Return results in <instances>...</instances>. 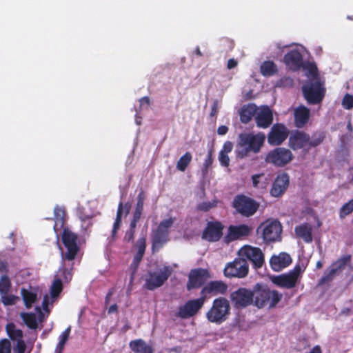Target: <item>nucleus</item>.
<instances>
[{
    "label": "nucleus",
    "instance_id": "nucleus-12",
    "mask_svg": "<svg viewBox=\"0 0 353 353\" xmlns=\"http://www.w3.org/2000/svg\"><path fill=\"white\" fill-rule=\"evenodd\" d=\"M257 231H261L262 237L266 243L280 241L282 226L277 220H267L260 225Z\"/></svg>",
    "mask_w": 353,
    "mask_h": 353
},
{
    "label": "nucleus",
    "instance_id": "nucleus-26",
    "mask_svg": "<svg viewBox=\"0 0 353 353\" xmlns=\"http://www.w3.org/2000/svg\"><path fill=\"white\" fill-rule=\"evenodd\" d=\"M310 110L308 108L301 105L294 110V125L297 128H303L309 121Z\"/></svg>",
    "mask_w": 353,
    "mask_h": 353
},
{
    "label": "nucleus",
    "instance_id": "nucleus-54",
    "mask_svg": "<svg viewBox=\"0 0 353 353\" xmlns=\"http://www.w3.org/2000/svg\"><path fill=\"white\" fill-rule=\"evenodd\" d=\"M264 176L263 173L256 174L252 176V185L254 188H259V184L260 183V179Z\"/></svg>",
    "mask_w": 353,
    "mask_h": 353
},
{
    "label": "nucleus",
    "instance_id": "nucleus-63",
    "mask_svg": "<svg viewBox=\"0 0 353 353\" xmlns=\"http://www.w3.org/2000/svg\"><path fill=\"white\" fill-rule=\"evenodd\" d=\"M138 222L139 221H137L135 220L132 219L131 221H130V228H129V230L135 231L136 227H137V224Z\"/></svg>",
    "mask_w": 353,
    "mask_h": 353
},
{
    "label": "nucleus",
    "instance_id": "nucleus-59",
    "mask_svg": "<svg viewBox=\"0 0 353 353\" xmlns=\"http://www.w3.org/2000/svg\"><path fill=\"white\" fill-rule=\"evenodd\" d=\"M228 131V128L226 125H220L217 129V133L219 135H224Z\"/></svg>",
    "mask_w": 353,
    "mask_h": 353
},
{
    "label": "nucleus",
    "instance_id": "nucleus-51",
    "mask_svg": "<svg viewBox=\"0 0 353 353\" xmlns=\"http://www.w3.org/2000/svg\"><path fill=\"white\" fill-rule=\"evenodd\" d=\"M71 331V327H67L59 336V342H62L63 343H66L67 341L69 339L70 334Z\"/></svg>",
    "mask_w": 353,
    "mask_h": 353
},
{
    "label": "nucleus",
    "instance_id": "nucleus-35",
    "mask_svg": "<svg viewBox=\"0 0 353 353\" xmlns=\"http://www.w3.org/2000/svg\"><path fill=\"white\" fill-rule=\"evenodd\" d=\"M192 156L190 152H186L183 156L180 157L176 163V168L181 172L185 171L186 168L191 163Z\"/></svg>",
    "mask_w": 353,
    "mask_h": 353
},
{
    "label": "nucleus",
    "instance_id": "nucleus-21",
    "mask_svg": "<svg viewBox=\"0 0 353 353\" xmlns=\"http://www.w3.org/2000/svg\"><path fill=\"white\" fill-rule=\"evenodd\" d=\"M223 228L220 221H209L202 233V239L209 242H216L222 237Z\"/></svg>",
    "mask_w": 353,
    "mask_h": 353
},
{
    "label": "nucleus",
    "instance_id": "nucleus-48",
    "mask_svg": "<svg viewBox=\"0 0 353 353\" xmlns=\"http://www.w3.org/2000/svg\"><path fill=\"white\" fill-rule=\"evenodd\" d=\"M219 161L220 164L223 167H228L230 165V158L228 157V154L223 153V152H219Z\"/></svg>",
    "mask_w": 353,
    "mask_h": 353
},
{
    "label": "nucleus",
    "instance_id": "nucleus-61",
    "mask_svg": "<svg viewBox=\"0 0 353 353\" xmlns=\"http://www.w3.org/2000/svg\"><path fill=\"white\" fill-rule=\"evenodd\" d=\"M140 103L141 105H143L144 103L147 104L148 105L150 103V100L148 97H143L140 99Z\"/></svg>",
    "mask_w": 353,
    "mask_h": 353
},
{
    "label": "nucleus",
    "instance_id": "nucleus-34",
    "mask_svg": "<svg viewBox=\"0 0 353 353\" xmlns=\"http://www.w3.org/2000/svg\"><path fill=\"white\" fill-rule=\"evenodd\" d=\"M21 317L22 318L25 324L30 329H37L38 327V323L37 321V317L35 314L34 313H27L22 312L21 313Z\"/></svg>",
    "mask_w": 353,
    "mask_h": 353
},
{
    "label": "nucleus",
    "instance_id": "nucleus-55",
    "mask_svg": "<svg viewBox=\"0 0 353 353\" xmlns=\"http://www.w3.org/2000/svg\"><path fill=\"white\" fill-rule=\"evenodd\" d=\"M308 70L310 74L314 78V80L319 79L318 77L317 68L316 65L311 63L308 66Z\"/></svg>",
    "mask_w": 353,
    "mask_h": 353
},
{
    "label": "nucleus",
    "instance_id": "nucleus-6",
    "mask_svg": "<svg viewBox=\"0 0 353 353\" xmlns=\"http://www.w3.org/2000/svg\"><path fill=\"white\" fill-rule=\"evenodd\" d=\"M61 240L66 252L61 251V260L71 261L76 259L80 248L77 244L78 236L70 231L68 228H64L61 234Z\"/></svg>",
    "mask_w": 353,
    "mask_h": 353
},
{
    "label": "nucleus",
    "instance_id": "nucleus-18",
    "mask_svg": "<svg viewBox=\"0 0 353 353\" xmlns=\"http://www.w3.org/2000/svg\"><path fill=\"white\" fill-rule=\"evenodd\" d=\"M210 277V273L206 269L195 268L191 270L186 285L187 290H191L201 288Z\"/></svg>",
    "mask_w": 353,
    "mask_h": 353
},
{
    "label": "nucleus",
    "instance_id": "nucleus-36",
    "mask_svg": "<svg viewBox=\"0 0 353 353\" xmlns=\"http://www.w3.org/2000/svg\"><path fill=\"white\" fill-rule=\"evenodd\" d=\"M6 329L8 335L12 340H19L22 339V331L21 330L16 329V326L13 323H10L7 324Z\"/></svg>",
    "mask_w": 353,
    "mask_h": 353
},
{
    "label": "nucleus",
    "instance_id": "nucleus-4",
    "mask_svg": "<svg viewBox=\"0 0 353 353\" xmlns=\"http://www.w3.org/2000/svg\"><path fill=\"white\" fill-rule=\"evenodd\" d=\"M230 305L224 297L215 299L210 309L206 313V318L210 323L218 325L225 322L230 314Z\"/></svg>",
    "mask_w": 353,
    "mask_h": 353
},
{
    "label": "nucleus",
    "instance_id": "nucleus-22",
    "mask_svg": "<svg viewBox=\"0 0 353 353\" xmlns=\"http://www.w3.org/2000/svg\"><path fill=\"white\" fill-rule=\"evenodd\" d=\"M290 184V176L285 173L279 174L275 178L272 188L270 194L274 197L281 196L287 190Z\"/></svg>",
    "mask_w": 353,
    "mask_h": 353
},
{
    "label": "nucleus",
    "instance_id": "nucleus-53",
    "mask_svg": "<svg viewBox=\"0 0 353 353\" xmlns=\"http://www.w3.org/2000/svg\"><path fill=\"white\" fill-rule=\"evenodd\" d=\"M233 148V143L230 141H227L224 143L223 145V148L220 152H223V153L228 154L232 152Z\"/></svg>",
    "mask_w": 353,
    "mask_h": 353
},
{
    "label": "nucleus",
    "instance_id": "nucleus-17",
    "mask_svg": "<svg viewBox=\"0 0 353 353\" xmlns=\"http://www.w3.org/2000/svg\"><path fill=\"white\" fill-rule=\"evenodd\" d=\"M205 301L200 296L196 299L189 300L179 307L175 316L183 319H189L196 315L203 307Z\"/></svg>",
    "mask_w": 353,
    "mask_h": 353
},
{
    "label": "nucleus",
    "instance_id": "nucleus-29",
    "mask_svg": "<svg viewBox=\"0 0 353 353\" xmlns=\"http://www.w3.org/2000/svg\"><path fill=\"white\" fill-rule=\"evenodd\" d=\"M129 345L134 353H154L152 347L141 339L131 341Z\"/></svg>",
    "mask_w": 353,
    "mask_h": 353
},
{
    "label": "nucleus",
    "instance_id": "nucleus-19",
    "mask_svg": "<svg viewBox=\"0 0 353 353\" xmlns=\"http://www.w3.org/2000/svg\"><path fill=\"white\" fill-rule=\"evenodd\" d=\"M289 130L281 123L274 124L268 134V142L270 145H280L288 138Z\"/></svg>",
    "mask_w": 353,
    "mask_h": 353
},
{
    "label": "nucleus",
    "instance_id": "nucleus-3",
    "mask_svg": "<svg viewBox=\"0 0 353 353\" xmlns=\"http://www.w3.org/2000/svg\"><path fill=\"white\" fill-rule=\"evenodd\" d=\"M254 294L253 305L258 308L268 306L273 308L281 301L283 294L275 290H271L267 285L256 283L253 287Z\"/></svg>",
    "mask_w": 353,
    "mask_h": 353
},
{
    "label": "nucleus",
    "instance_id": "nucleus-57",
    "mask_svg": "<svg viewBox=\"0 0 353 353\" xmlns=\"http://www.w3.org/2000/svg\"><path fill=\"white\" fill-rule=\"evenodd\" d=\"M237 65H238V62L236 60H235L234 59H230L228 61L227 68H228V69L231 70V69L236 67Z\"/></svg>",
    "mask_w": 353,
    "mask_h": 353
},
{
    "label": "nucleus",
    "instance_id": "nucleus-30",
    "mask_svg": "<svg viewBox=\"0 0 353 353\" xmlns=\"http://www.w3.org/2000/svg\"><path fill=\"white\" fill-rule=\"evenodd\" d=\"M65 212L64 209L57 205L54 208V230L57 234L58 232L63 227L65 223Z\"/></svg>",
    "mask_w": 353,
    "mask_h": 353
},
{
    "label": "nucleus",
    "instance_id": "nucleus-7",
    "mask_svg": "<svg viewBox=\"0 0 353 353\" xmlns=\"http://www.w3.org/2000/svg\"><path fill=\"white\" fill-rule=\"evenodd\" d=\"M294 159L292 151L286 148L277 147L270 150L265 155V162L276 168H283Z\"/></svg>",
    "mask_w": 353,
    "mask_h": 353
},
{
    "label": "nucleus",
    "instance_id": "nucleus-11",
    "mask_svg": "<svg viewBox=\"0 0 353 353\" xmlns=\"http://www.w3.org/2000/svg\"><path fill=\"white\" fill-rule=\"evenodd\" d=\"M232 206L242 216L250 217L256 213L259 204L250 197L238 194L234 198Z\"/></svg>",
    "mask_w": 353,
    "mask_h": 353
},
{
    "label": "nucleus",
    "instance_id": "nucleus-20",
    "mask_svg": "<svg viewBox=\"0 0 353 353\" xmlns=\"http://www.w3.org/2000/svg\"><path fill=\"white\" fill-rule=\"evenodd\" d=\"M228 289V285L222 281H212L203 287L200 295L204 301L217 295H224Z\"/></svg>",
    "mask_w": 353,
    "mask_h": 353
},
{
    "label": "nucleus",
    "instance_id": "nucleus-39",
    "mask_svg": "<svg viewBox=\"0 0 353 353\" xmlns=\"http://www.w3.org/2000/svg\"><path fill=\"white\" fill-rule=\"evenodd\" d=\"M353 212V199L342 205L339 211V216L341 219L350 214Z\"/></svg>",
    "mask_w": 353,
    "mask_h": 353
},
{
    "label": "nucleus",
    "instance_id": "nucleus-62",
    "mask_svg": "<svg viewBox=\"0 0 353 353\" xmlns=\"http://www.w3.org/2000/svg\"><path fill=\"white\" fill-rule=\"evenodd\" d=\"M216 113H217V105L216 103H214L211 108L210 116L213 117V116L216 115Z\"/></svg>",
    "mask_w": 353,
    "mask_h": 353
},
{
    "label": "nucleus",
    "instance_id": "nucleus-23",
    "mask_svg": "<svg viewBox=\"0 0 353 353\" xmlns=\"http://www.w3.org/2000/svg\"><path fill=\"white\" fill-rule=\"evenodd\" d=\"M283 62L291 70L298 71L301 68H305L303 56L298 50H292L285 54Z\"/></svg>",
    "mask_w": 353,
    "mask_h": 353
},
{
    "label": "nucleus",
    "instance_id": "nucleus-2",
    "mask_svg": "<svg viewBox=\"0 0 353 353\" xmlns=\"http://www.w3.org/2000/svg\"><path fill=\"white\" fill-rule=\"evenodd\" d=\"M265 140L263 132L256 134L241 133L239 135V141L236 146V157L239 159L247 157L250 152L257 154L261 151Z\"/></svg>",
    "mask_w": 353,
    "mask_h": 353
},
{
    "label": "nucleus",
    "instance_id": "nucleus-25",
    "mask_svg": "<svg viewBox=\"0 0 353 353\" xmlns=\"http://www.w3.org/2000/svg\"><path fill=\"white\" fill-rule=\"evenodd\" d=\"M273 113L271 109L268 106L263 107L255 116V121L257 127L266 129L269 128L273 122Z\"/></svg>",
    "mask_w": 353,
    "mask_h": 353
},
{
    "label": "nucleus",
    "instance_id": "nucleus-44",
    "mask_svg": "<svg viewBox=\"0 0 353 353\" xmlns=\"http://www.w3.org/2000/svg\"><path fill=\"white\" fill-rule=\"evenodd\" d=\"M145 199V194L143 190H141L137 197V203L135 210H143L144 201Z\"/></svg>",
    "mask_w": 353,
    "mask_h": 353
},
{
    "label": "nucleus",
    "instance_id": "nucleus-64",
    "mask_svg": "<svg viewBox=\"0 0 353 353\" xmlns=\"http://www.w3.org/2000/svg\"><path fill=\"white\" fill-rule=\"evenodd\" d=\"M118 310V307H117V304H113L112 305L109 309H108V313L109 314H111V313H113V312H117Z\"/></svg>",
    "mask_w": 353,
    "mask_h": 353
},
{
    "label": "nucleus",
    "instance_id": "nucleus-32",
    "mask_svg": "<svg viewBox=\"0 0 353 353\" xmlns=\"http://www.w3.org/2000/svg\"><path fill=\"white\" fill-rule=\"evenodd\" d=\"M260 71L262 75L265 77H270L276 74L278 69L274 61H265L261 64Z\"/></svg>",
    "mask_w": 353,
    "mask_h": 353
},
{
    "label": "nucleus",
    "instance_id": "nucleus-15",
    "mask_svg": "<svg viewBox=\"0 0 353 353\" xmlns=\"http://www.w3.org/2000/svg\"><path fill=\"white\" fill-rule=\"evenodd\" d=\"M249 272L248 261L241 256L228 263L224 269V275L228 278H244Z\"/></svg>",
    "mask_w": 353,
    "mask_h": 353
},
{
    "label": "nucleus",
    "instance_id": "nucleus-5",
    "mask_svg": "<svg viewBox=\"0 0 353 353\" xmlns=\"http://www.w3.org/2000/svg\"><path fill=\"white\" fill-rule=\"evenodd\" d=\"M301 89L305 99L309 104L313 105L321 103L326 92L324 83L319 79L307 82Z\"/></svg>",
    "mask_w": 353,
    "mask_h": 353
},
{
    "label": "nucleus",
    "instance_id": "nucleus-38",
    "mask_svg": "<svg viewBox=\"0 0 353 353\" xmlns=\"http://www.w3.org/2000/svg\"><path fill=\"white\" fill-rule=\"evenodd\" d=\"M63 284L61 279H56L53 281L50 288V294L52 298L57 297L62 292Z\"/></svg>",
    "mask_w": 353,
    "mask_h": 353
},
{
    "label": "nucleus",
    "instance_id": "nucleus-41",
    "mask_svg": "<svg viewBox=\"0 0 353 353\" xmlns=\"http://www.w3.org/2000/svg\"><path fill=\"white\" fill-rule=\"evenodd\" d=\"M216 201L202 202L196 205V210L198 211L208 212L214 208L216 205Z\"/></svg>",
    "mask_w": 353,
    "mask_h": 353
},
{
    "label": "nucleus",
    "instance_id": "nucleus-47",
    "mask_svg": "<svg viewBox=\"0 0 353 353\" xmlns=\"http://www.w3.org/2000/svg\"><path fill=\"white\" fill-rule=\"evenodd\" d=\"M0 353H11V344L8 339L0 341Z\"/></svg>",
    "mask_w": 353,
    "mask_h": 353
},
{
    "label": "nucleus",
    "instance_id": "nucleus-49",
    "mask_svg": "<svg viewBox=\"0 0 353 353\" xmlns=\"http://www.w3.org/2000/svg\"><path fill=\"white\" fill-rule=\"evenodd\" d=\"M213 150L212 149L209 150L208 152V155L205 159L203 163V168L205 171H208V168L212 165L213 163V157H212Z\"/></svg>",
    "mask_w": 353,
    "mask_h": 353
},
{
    "label": "nucleus",
    "instance_id": "nucleus-13",
    "mask_svg": "<svg viewBox=\"0 0 353 353\" xmlns=\"http://www.w3.org/2000/svg\"><path fill=\"white\" fill-rule=\"evenodd\" d=\"M254 294L253 289L239 288L230 294V301L233 306L238 310L253 305Z\"/></svg>",
    "mask_w": 353,
    "mask_h": 353
},
{
    "label": "nucleus",
    "instance_id": "nucleus-45",
    "mask_svg": "<svg viewBox=\"0 0 353 353\" xmlns=\"http://www.w3.org/2000/svg\"><path fill=\"white\" fill-rule=\"evenodd\" d=\"M342 105L347 110L353 108V96L347 93L343 99Z\"/></svg>",
    "mask_w": 353,
    "mask_h": 353
},
{
    "label": "nucleus",
    "instance_id": "nucleus-43",
    "mask_svg": "<svg viewBox=\"0 0 353 353\" xmlns=\"http://www.w3.org/2000/svg\"><path fill=\"white\" fill-rule=\"evenodd\" d=\"M72 268L70 270L63 268H60L59 270V273L60 276L63 278L65 282H69L71 281L72 277Z\"/></svg>",
    "mask_w": 353,
    "mask_h": 353
},
{
    "label": "nucleus",
    "instance_id": "nucleus-27",
    "mask_svg": "<svg viewBox=\"0 0 353 353\" xmlns=\"http://www.w3.org/2000/svg\"><path fill=\"white\" fill-rule=\"evenodd\" d=\"M292 263V259L290 254L285 252H281L279 255H274L270 260L271 268L276 272L281 271L288 267Z\"/></svg>",
    "mask_w": 353,
    "mask_h": 353
},
{
    "label": "nucleus",
    "instance_id": "nucleus-60",
    "mask_svg": "<svg viewBox=\"0 0 353 353\" xmlns=\"http://www.w3.org/2000/svg\"><path fill=\"white\" fill-rule=\"evenodd\" d=\"M142 212H143V211H141V210L134 209V211L133 212L132 219L135 220L137 221H139L141 214H142Z\"/></svg>",
    "mask_w": 353,
    "mask_h": 353
},
{
    "label": "nucleus",
    "instance_id": "nucleus-46",
    "mask_svg": "<svg viewBox=\"0 0 353 353\" xmlns=\"http://www.w3.org/2000/svg\"><path fill=\"white\" fill-rule=\"evenodd\" d=\"M2 303L5 305H12L16 303L17 299H18L17 296H15L14 295H8L6 294H2Z\"/></svg>",
    "mask_w": 353,
    "mask_h": 353
},
{
    "label": "nucleus",
    "instance_id": "nucleus-9",
    "mask_svg": "<svg viewBox=\"0 0 353 353\" xmlns=\"http://www.w3.org/2000/svg\"><path fill=\"white\" fill-rule=\"evenodd\" d=\"M174 219L169 218L160 222L152 236V250L157 252L169 240V228L172 225Z\"/></svg>",
    "mask_w": 353,
    "mask_h": 353
},
{
    "label": "nucleus",
    "instance_id": "nucleus-28",
    "mask_svg": "<svg viewBox=\"0 0 353 353\" xmlns=\"http://www.w3.org/2000/svg\"><path fill=\"white\" fill-rule=\"evenodd\" d=\"M257 113V106L254 103L244 105L239 112L240 120L243 123H248Z\"/></svg>",
    "mask_w": 353,
    "mask_h": 353
},
{
    "label": "nucleus",
    "instance_id": "nucleus-8",
    "mask_svg": "<svg viewBox=\"0 0 353 353\" xmlns=\"http://www.w3.org/2000/svg\"><path fill=\"white\" fill-rule=\"evenodd\" d=\"M302 272L300 265H296L293 270L287 273L272 276L270 280L279 288L292 289L296 285L298 281L301 277Z\"/></svg>",
    "mask_w": 353,
    "mask_h": 353
},
{
    "label": "nucleus",
    "instance_id": "nucleus-24",
    "mask_svg": "<svg viewBox=\"0 0 353 353\" xmlns=\"http://www.w3.org/2000/svg\"><path fill=\"white\" fill-rule=\"evenodd\" d=\"M251 232V228L247 225H230L225 241L228 243L248 236Z\"/></svg>",
    "mask_w": 353,
    "mask_h": 353
},
{
    "label": "nucleus",
    "instance_id": "nucleus-58",
    "mask_svg": "<svg viewBox=\"0 0 353 353\" xmlns=\"http://www.w3.org/2000/svg\"><path fill=\"white\" fill-rule=\"evenodd\" d=\"M65 345V343L59 341L55 347L54 353H62L64 350Z\"/></svg>",
    "mask_w": 353,
    "mask_h": 353
},
{
    "label": "nucleus",
    "instance_id": "nucleus-56",
    "mask_svg": "<svg viewBox=\"0 0 353 353\" xmlns=\"http://www.w3.org/2000/svg\"><path fill=\"white\" fill-rule=\"evenodd\" d=\"M123 208V203L120 202L118 205V209H117V216H116L115 219L119 220V221L122 220Z\"/></svg>",
    "mask_w": 353,
    "mask_h": 353
},
{
    "label": "nucleus",
    "instance_id": "nucleus-37",
    "mask_svg": "<svg viewBox=\"0 0 353 353\" xmlns=\"http://www.w3.org/2000/svg\"><path fill=\"white\" fill-rule=\"evenodd\" d=\"M135 247L137 250L134 256L143 258L146 249L145 236L139 238L136 242Z\"/></svg>",
    "mask_w": 353,
    "mask_h": 353
},
{
    "label": "nucleus",
    "instance_id": "nucleus-33",
    "mask_svg": "<svg viewBox=\"0 0 353 353\" xmlns=\"http://www.w3.org/2000/svg\"><path fill=\"white\" fill-rule=\"evenodd\" d=\"M21 294L26 307L28 309L31 308L37 299V294L25 288H22Z\"/></svg>",
    "mask_w": 353,
    "mask_h": 353
},
{
    "label": "nucleus",
    "instance_id": "nucleus-31",
    "mask_svg": "<svg viewBox=\"0 0 353 353\" xmlns=\"http://www.w3.org/2000/svg\"><path fill=\"white\" fill-rule=\"evenodd\" d=\"M296 235L306 243L312 241V235L311 228L307 224H302L295 228Z\"/></svg>",
    "mask_w": 353,
    "mask_h": 353
},
{
    "label": "nucleus",
    "instance_id": "nucleus-42",
    "mask_svg": "<svg viewBox=\"0 0 353 353\" xmlns=\"http://www.w3.org/2000/svg\"><path fill=\"white\" fill-rule=\"evenodd\" d=\"M142 259L143 258H141V257L134 256L132 262L131 263L130 266V268L132 270V274H131V278H130L131 282H132L134 280V276L137 270V268H138L141 261H142Z\"/></svg>",
    "mask_w": 353,
    "mask_h": 353
},
{
    "label": "nucleus",
    "instance_id": "nucleus-40",
    "mask_svg": "<svg viewBox=\"0 0 353 353\" xmlns=\"http://www.w3.org/2000/svg\"><path fill=\"white\" fill-rule=\"evenodd\" d=\"M11 282L7 275H3L0 279V293L6 294L10 290Z\"/></svg>",
    "mask_w": 353,
    "mask_h": 353
},
{
    "label": "nucleus",
    "instance_id": "nucleus-14",
    "mask_svg": "<svg viewBox=\"0 0 353 353\" xmlns=\"http://www.w3.org/2000/svg\"><path fill=\"white\" fill-rule=\"evenodd\" d=\"M351 255H345L332 263L329 269L325 271L323 275L318 282V286H322L331 282L336 274L343 270L346 265L350 262Z\"/></svg>",
    "mask_w": 353,
    "mask_h": 353
},
{
    "label": "nucleus",
    "instance_id": "nucleus-10",
    "mask_svg": "<svg viewBox=\"0 0 353 353\" xmlns=\"http://www.w3.org/2000/svg\"><path fill=\"white\" fill-rule=\"evenodd\" d=\"M172 269L165 265L158 272L149 271L145 279L144 288L148 290H154L161 287L171 276Z\"/></svg>",
    "mask_w": 353,
    "mask_h": 353
},
{
    "label": "nucleus",
    "instance_id": "nucleus-16",
    "mask_svg": "<svg viewBox=\"0 0 353 353\" xmlns=\"http://www.w3.org/2000/svg\"><path fill=\"white\" fill-rule=\"evenodd\" d=\"M239 256L249 260L254 268H261L264 263V254L259 248L244 245L239 251Z\"/></svg>",
    "mask_w": 353,
    "mask_h": 353
},
{
    "label": "nucleus",
    "instance_id": "nucleus-1",
    "mask_svg": "<svg viewBox=\"0 0 353 353\" xmlns=\"http://www.w3.org/2000/svg\"><path fill=\"white\" fill-rule=\"evenodd\" d=\"M326 138V132L323 130H316L310 136L305 131L294 130L289 136L288 146L293 150H303L308 152L321 145Z\"/></svg>",
    "mask_w": 353,
    "mask_h": 353
},
{
    "label": "nucleus",
    "instance_id": "nucleus-50",
    "mask_svg": "<svg viewBox=\"0 0 353 353\" xmlns=\"http://www.w3.org/2000/svg\"><path fill=\"white\" fill-rule=\"evenodd\" d=\"M26 344L23 340L19 339L17 340L16 347L14 350L17 353H25L26 351Z\"/></svg>",
    "mask_w": 353,
    "mask_h": 353
},
{
    "label": "nucleus",
    "instance_id": "nucleus-52",
    "mask_svg": "<svg viewBox=\"0 0 353 353\" xmlns=\"http://www.w3.org/2000/svg\"><path fill=\"white\" fill-rule=\"evenodd\" d=\"M135 231L128 230L125 232L123 240L125 242H133L134 239Z\"/></svg>",
    "mask_w": 353,
    "mask_h": 353
}]
</instances>
